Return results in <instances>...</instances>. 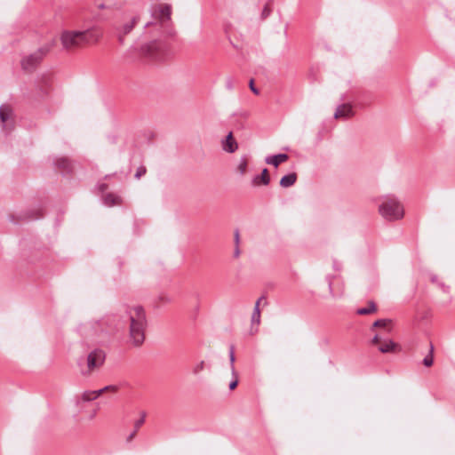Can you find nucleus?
I'll return each instance as SVG.
<instances>
[{
	"label": "nucleus",
	"instance_id": "obj_17",
	"mask_svg": "<svg viewBox=\"0 0 455 455\" xmlns=\"http://www.w3.org/2000/svg\"><path fill=\"white\" fill-rule=\"evenodd\" d=\"M103 202L104 204H106L107 206H114L121 204L123 200L121 196L116 194L109 193L103 196Z\"/></svg>",
	"mask_w": 455,
	"mask_h": 455
},
{
	"label": "nucleus",
	"instance_id": "obj_23",
	"mask_svg": "<svg viewBox=\"0 0 455 455\" xmlns=\"http://www.w3.org/2000/svg\"><path fill=\"white\" fill-rule=\"evenodd\" d=\"M433 350H434V347L433 346L431 345L430 346V350H429V353L425 356V358L423 359V364L426 366V367H431L434 363V356H433Z\"/></svg>",
	"mask_w": 455,
	"mask_h": 455
},
{
	"label": "nucleus",
	"instance_id": "obj_1",
	"mask_svg": "<svg viewBox=\"0 0 455 455\" xmlns=\"http://www.w3.org/2000/svg\"><path fill=\"white\" fill-rule=\"evenodd\" d=\"M100 34L94 29L65 30L60 35V42L63 49L72 51L96 43Z\"/></svg>",
	"mask_w": 455,
	"mask_h": 455
},
{
	"label": "nucleus",
	"instance_id": "obj_9",
	"mask_svg": "<svg viewBox=\"0 0 455 455\" xmlns=\"http://www.w3.org/2000/svg\"><path fill=\"white\" fill-rule=\"evenodd\" d=\"M111 390L116 391V387L115 386H106L103 388L98 390H87L82 394V400L84 402H90L97 399L100 395H102L105 391Z\"/></svg>",
	"mask_w": 455,
	"mask_h": 455
},
{
	"label": "nucleus",
	"instance_id": "obj_39",
	"mask_svg": "<svg viewBox=\"0 0 455 455\" xmlns=\"http://www.w3.org/2000/svg\"><path fill=\"white\" fill-rule=\"evenodd\" d=\"M235 244L238 245V243H239V232L238 231L235 232Z\"/></svg>",
	"mask_w": 455,
	"mask_h": 455
},
{
	"label": "nucleus",
	"instance_id": "obj_22",
	"mask_svg": "<svg viewBox=\"0 0 455 455\" xmlns=\"http://www.w3.org/2000/svg\"><path fill=\"white\" fill-rule=\"evenodd\" d=\"M247 165H248V161H247L246 156L241 157L239 164L237 165V171L241 175H244L246 173Z\"/></svg>",
	"mask_w": 455,
	"mask_h": 455
},
{
	"label": "nucleus",
	"instance_id": "obj_15",
	"mask_svg": "<svg viewBox=\"0 0 455 455\" xmlns=\"http://www.w3.org/2000/svg\"><path fill=\"white\" fill-rule=\"evenodd\" d=\"M270 182V178L268 176L267 169H263L260 175H256L252 180L251 183L253 186H260V185H268Z\"/></svg>",
	"mask_w": 455,
	"mask_h": 455
},
{
	"label": "nucleus",
	"instance_id": "obj_30",
	"mask_svg": "<svg viewBox=\"0 0 455 455\" xmlns=\"http://www.w3.org/2000/svg\"><path fill=\"white\" fill-rule=\"evenodd\" d=\"M329 288H330V292L331 294L332 295V297H340L342 294H343V290H341L339 292H336L333 288H332V283H329Z\"/></svg>",
	"mask_w": 455,
	"mask_h": 455
},
{
	"label": "nucleus",
	"instance_id": "obj_6",
	"mask_svg": "<svg viewBox=\"0 0 455 455\" xmlns=\"http://www.w3.org/2000/svg\"><path fill=\"white\" fill-rule=\"evenodd\" d=\"M54 45V42H50L34 52L25 55L20 60L21 68L26 72H33L40 65L44 58L50 52Z\"/></svg>",
	"mask_w": 455,
	"mask_h": 455
},
{
	"label": "nucleus",
	"instance_id": "obj_7",
	"mask_svg": "<svg viewBox=\"0 0 455 455\" xmlns=\"http://www.w3.org/2000/svg\"><path fill=\"white\" fill-rule=\"evenodd\" d=\"M105 353L101 349H93L84 359H80L78 365L81 374L89 376L93 371L100 369L105 362Z\"/></svg>",
	"mask_w": 455,
	"mask_h": 455
},
{
	"label": "nucleus",
	"instance_id": "obj_25",
	"mask_svg": "<svg viewBox=\"0 0 455 455\" xmlns=\"http://www.w3.org/2000/svg\"><path fill=\"white\" fill-rule=\"evenodd\" d=\"M229 360H230V364H231L232 375H235V365H234V363H235V351H234V347L233 346H231L230 349H229Z\"/></svg>",
	"mask_w": 455,
	"mask_h": 455
},
{
	"label": "nucleus",
	"instance_id": "obj_33",
	"mask_svg": "<svg viewBox=\"0 0 455 455\" xmlns=\"http://www.w3.org/2000/svg\"><path fill=\"white\" fill-rule=\"evenodd\" d=\"M250 89L251 90V92H252L253 93H255V94H257V95L259 93V90L254 86V84H253V80H252V79L250 81Z\"/></svg>",
	"mask_w": 455,
	"mask_h": 455
},
{
	"label": "nucleus",
	"instance_id": "obj_31",
	"mask_svg": "<svg viewBox=\"0 0 455 455\" xmlns=\"http://www.w3.org/2000/svg\"><path fill=\"white\" fill-rule=\"evenodd\" d=\"M233 376L235 377V379L233 381H231L229 384L230 390L235 389L238 384L237 374L235 373V375H233Z\"/></svg>",
	"mask_w": 455,
	"mask_h": 455
},
{
	"label": "nucleus",
	"instance_id": "obj_13",
	"mask_svg": "<svg viewBox=\"0 0 455 455\" xmlns=\"http://www.w3.org/2000/svg\"><path fill=\"white\" fill-rule=\"evenodd\" d=\"M222 148L228 153H234L238 148V144L230 132L226 139L222 141Z\"/></svg>",
	"mask_w": 455,
	"mask_h": 455
},
{
	"label": "nucleus",
	"instance_id": "obj_18",
	"mask_svg": "<svg viewBox=\"0 0 455 455\" xmlns=\"http://www.w3.org/2000/svg\"><path fill=\"white\" fill-rule=\"evenodd\" d=\"M397 347V344H395L391 339H385L380 342L379 345V350L381 353H390L395 351V348Z\"/></svg>",
	"mask_w": 455,
	"mask_h": 455
},
{
	"label": "nucleus",
	"instance_id": "obj_16",
	"mask_svg": "<svg viewBox=\"0 0 455 455\" xmlns=\"http://www.w3.org/2000/svg\"><path fill=\"white\" fill-rule=\"evenodd\" d=\"M260 323V309H258L257 307H254L253 312L251 314V334L256 333L258 331V327Z\"/></svg>",
	"mask_w": 455,
	"mask_h": 455
},
{
	"label": "nucleus",
	"instance_id": "obj_26",
	"mask_svg": "<svg viewBox=\"0 0 455 455\" xmlns=\"http://www.w3.org/2000/svg\"><path fill=\"white\" fill-rule=\"evenodd\" d=\"M145 418H146V412H141V417L140 419H139L138 420L135 421L134 423V430L138 431L140 427L144 424L145 422Z\"/></svg>",
	"mask_w": 455,
	"mask_h": 455
},
{
	"label": "nucleus",
	"instance_id": "obj_34",
	"mask_svg": "<svg viewBox=\"0 0 455 455\" xmlns=\"http://www.w3.org/2000/svg\"><path fill=\"white\" fill-rule=\"evenodd\" d=\"M380 338L378 334H376L373 338H372V340H371V343L373 345H379L380 344Z\"/></svg>",
	"mask_w": 455,
	"mask_h": 455
},
{
	"label": "nucleus",
	"instance_id": "obj_20",
	"mask_svg": "<svg viewBox=\"0 0 455 455\" xmlns=\"http://www.w3.org/2000/svg\"><path fill=\"white\" fill-rule=\"evenodd\" d=\"M296 180H297V174L294 172L289 173V174L282 177V179L280 180V186L283 188H290L292 185H294Z\"/></svg>",
	"mask_w": 455,
	"mask_h": 455
},
{
	"label": "nucleus",
	"instance_id": "obj_40",
	"mask_svg": "<svg viewBox=\"0 0 455 455\" xmlns=\"http://www.w3.org/2000/svg\"><path fill=\"white\" fill-rule=\"evenodd\" d=\"M239 255H240V250H239V248H238V245H236V247H235V251H234V256H235V258H237V257H239Z\"/></svg>",
	"mask_w": 455,
	"mask_h": 455
},
{
	"label": "nucleus",
	"instance_id": "obj_24",
	"mask_svg": "<svg viewBox=\"0 0 455 455\" xmlns=\"http://www.w3.org/2000/svg\"><path fill=\"white\" fill-rule=\"evenodd\" d=\"M391 323L390 319H379L373 323L372 327L388 328Z\"/></svg>",
	"mask_w": 455,
	"mask_h": 455
},
{
	"label": "nucleus",
	"instance_id": "obj_21",
	"mask_svg": "<svg viewBox=\"0 0 455 455\" xmlns=\"http://www.w3.org/2000/svg\"><path fill=\"white\" fill-rule=\"evenodd\" d=\"M377 310L376 305L374 302L371 301L369 302L368 307H362L357 310L358 315H369L371 313H374Z\"/></svg>",
	"mask_w": 455,
	"mask_h": 455
},
{
	"label": "nucleus",
	"instance_id": "obj_11",
	"mask_svg": "<svg viewBox=\"0 0 455 455\" xmlns=\"http://www.w3.org/2000/svg\"><path fill=\"white\" fill-rule=\"evenodd\" d=\"M354 110H353V107L350 103H344V104H341L339 105L335 113H334V117L336 119H339V118H342V119H347L351 116H354Z\"/></svg>",
	"mask_w": 455,
	"mask_h": 455
},
{
	"label": "nucleus",
	"instance_id": "obj_37",
	"mask_svg": "<svg viewBox=\"0 0 455 455\" xmlns=\"http://www.w3.org/2000/svg\"><path fill=\"white\" fill-rule=\"evenodd\" d=\"M137 431L133 430L127 437V442H131L136 435Z\"/></svg>",
	"mask_w": 455,
	"mask_h": 455
},
{
	"label": "nucleus",
	"instance_id": "obj_12",
	"mask_svg": "<svg viewBox=\"0 0 455 455\" xmlns=\"http://www.w3.org/2000/svg\"><path fill=\"white\" fill-rule=\"evenodd\" d=\"M140 20V15H134L131 18L130 21L124 23L122 28L119 30V41L123 43L124 36L127 34H129L134 26L139 22Z\"/></svg>",
	"mask_w": 455,
	"mask_h": 455
},
{
	"label": "nucleus",
	"instance_id": "obj_8",
	"mask_svg": "<svg viewBox=\"0 0 455 455\" xmlns=\"http://www.w3.org/2000/svg\"><path fill=\"white\" fill-rule=\"evenodd\" d=\"M166 52V44L161 40H153L140 47V54L151 60H161Z\"/></svg>",
	"mask_w": 455,
	"mask_h": 455
},
{
	"label": "nucleus",
	"instance_id": "obj_38",
	"mask_svg": "<svg viewBox=\"0 0 455 455\" xmlns=\"http://www.w3.org/2000/svg\"><path fill=\"white\" fill-rule=\"evenodd\" d=\"M270 13V10L268 9L267 6H265L264 10H263V16L267 17V15H269Z\"/></svg>",
	"mask_w": 455,
	"mask_h": 455
},
{
	"label": "nucleus",
	"instance_id": "obj_3",
	"mask_svg": "<svg viewBox=\"0 0 455 455\" xmlns=\"http://www.w3.org/2000/svg\"><path fill=\"white\" fill-rule=\"evenodd\" d=\"M116 318V315H106L100 320H95L85 324L81 331L83 334L89 337L110 332L120 328Z\"/></svg>",
	"mask_w": 455,
	"mask_h": 455
},
{
	"label": "nucleus",
	"instance_id": "obj_41",
	"mask_svg": "<svg viewBox=\"0 0 455 455\" xmlns=\"http://www.w3.org/2000/svg\"><path fill=\"white\" fill-rule=\"evenodd\" d=\"M99 189L101 192L105 191L107 189V185L106 184H100L99 185Z\"/></svg>",
	"mask_w": 455,
	"mask_h": 455
},
{
	"label": "nucleus",
	"instance_id": "obj_35",
	"mask_svg": "<svg viewBox=\"0 0 455 455\" xmlns=\"http://www.w3.org/2000/svg\"><path fill=\"white\" fill-rule=\"evenodd\" d=\"M226 87L228 89V90H232L234 88V85H233V82L231 79H228L227 82H226Z\"/></svg>",
	"mask_w": 455,
	"mask_h": 455
},
{
	"label": "nucleus",
	"instance_id": "obj_10",
	"mask_svg": "<svg viewBox=\"0 0 455 455\" xmlns=\"http://www.w3.org/2000/svg\"><path fill=\"white\" fill-rule=\"evenodd\" d=\"M0 120L4 129L12 124L13 114L11 107L7 105H3L0 107Z\"/></svg>",
	"mask_w": 455,
	"mask_h": 455
},
{
	"label": "nucleus",
	"instance_id": "obj_2",
	"mask_svg": "<svg viewBox=\"0 0 455 455\" xmlns=\"http://www.w3.org/2000/svg\"><path fill=\"white\" fill-rule=\"evenodd\" d=\"M126 321L130 323V339L134 346H140L145 339L147 324L145 311L142 307H131L126 310Z\"/></svg>",
	"mask_w": 455,
	"mask_h": 455
},
{
	"label": "nucleus",
	"instance_id": "obj_4",
	"mask_svg": "<svg viewBox=\"0 0 455 455\" xmlns=\"http://www.w3.org/2000/svg\"><path fill=\"white\" fill-rule=\"evenodd\" d=\"M151 20L146 22L145 28L147 30L151 28L160 32V30L168 25L171 21L172 5L169 4H156L151 7Z\"/></svg>",
	"mask_w": 455,
	"mask_h": 455
},
{
	"label": "nucleus",
	"instance_id": "obj_14",
	"mask_svg": "<svg viewBox=\"0 0 455 455\" xmlns=\"http://www.w3.org/2000/svg\"><path fill=\"white\" fill-rule=\"evenodd\" d=\"M289 158L287 154H277L274 156H268L266 157L265 162L267 164H271L275 167H278L280 164L287 161Z\"/></svg>",
	"mask_w": 455,
	"mask_h": 455
},
{
	"label": "nucleus",
	"instance_id": "obj_19",
	"mask_svg": "<svg viewBox=\"0 0 455 455\" xmlns=\"http://www.w3.org/2000/svg\"><path fill=\"white\" fill-rule=\"evenodd\" d=\"M55 164L64 173H68L72 169V164L66 157L58 158Z\"/></svg>",
	"mask_w": 455,
	"mask_h": 455
},
{
	"label": "nucleus",
	"instance_id": "obj_36",
	"mask_svg": "<svg viewBox=\"0 0 455 455\" xmlns=\"http://www.w3.org/2000/svg\"><path fill=\"white\" fill-rule=\"evenodd\" d=\"M264 299H265V297H264V296H261L260 298H259V299H257V301L255 302L254 307H258V309H259L260 303H261V301H262V300H264Z\"/></svg>",
	"mask_w": 455,
	"mask_h": 455
},
{
	"label": "nucleus",
	"instance_id": "obj_32",
	"mask_svg": "<svg viewBox=\"0 0 455 455\" xmlns=\"http://www.w3.org/2000/svg\"><path fill=\"white\" fill-rule=\"evenodd\" d=\"M145 173H146V169L144 167H140L137 170V172L135 173V178L140 179Z\"/></svg>",
	"mask_w": 455,
	"mask_h": 455
},
{
	"label": "nucleus",
	"instance_id": "obj_28",
	"mask_svg": "<svg viewBox=\"0 0 455 455\" xmlns=\"http://www.w3.org/2000/svg\"><path fill=\"white\" fill-rule=\"evenodd\" d=\"M431 281H432L433 283H436L439 287H441V288H442V290H443L444 292H448V291H449V287H448V286H446V285H444L443 283H442L438 282V280H437V277H436V276H432Z\"/></svg>",
	"mask_w": 455,
	"mask_h": 455
},
{
	"label": "nucleus",
	"instance_id": "obj_5",
	"mask_svg": "<svg viewBox=\"0 0 455 455\" xmlns=\"http://www.w3.org/2000/svg\"><path fill=\"white\" fill-rule=\"evenodd\" d=\"M379 212L382 218L388 221L401 220L404 215L403 206L393 196H386L380 199Z\"/></svg>",
	"mask_w": 455,
	"mask_h": 455
},
{
	"label": "nucleus",
	"instance_id": "obj_27",
	"mask_svg": "<svg viewBox=\"0 0 455 455\" xmlns=\"http://www.w3.org/2000/svg\"><path fill=\"white\" fill-rule=\"evenodd\" d=\"M204 368V361H201L199 362L198 363H196L193 369H192V372L194 374H198L200 371H202Z\"/></svg>",
	"mask_w": 455,
	"mask_h": 455
},
{
	"label": "nucleus",
	"instance_id": "obj_29",
	"mask_svg": "<svg viewBox=\"0 0 455 455\" xmlns=\"http://www.w3.org/2000/svg\"><path fill=\"white\" fill-rule=\"evenodd\" d=\"M42 215H43V213L41 212V211L36 210V211H35V212H33L32 215L24 216V219L36 220V219L40 218Z\"/></svg>",
	"mask_w": 455,
	"mask_h": 455
}]
</instances>
